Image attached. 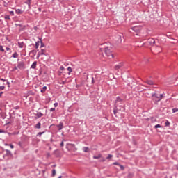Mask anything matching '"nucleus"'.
Instances as JSON below:
<instances>
[{
	"mask_svg": "<svg viewBox=\"0 0 178 178\" xmlns=\"http://www.w3.org/2000/svg\"><path fill=\"white\" fill-rule=\"evenodd\" d=\"M0 90H5V86H0Z\"/></svg>",
	"mask_w": 178,
	"mask_h": 178,
	"instance_id": "4c0bfd02",
	"label": "nucleus"
},
{
	"mask_svg": "<svg viewBox=\"0 0 178 178\" xmlns=\"http://www.w3.org/2000/svg\"><path fill=\"white\" fill-rule=\"evenodd\" d=\"M112 154H108V156L106 157V159H111L112 158Z\"/></svg>",
	"mask_w": 178,
	"mask_h": 178,
	"instance_id": "f704fd0d",
	"label": "nucleus"
},
{
	"mask_svg": "<svg viewBox=\"0 0 178 178\" xmlns=\"http://www.w3.org/2000/svg\"><path fill=\"white\" fill-rule=\"evenodd\" d=\"M2 94H3V92H0V97H2Z\"/></svg>",
	"mask_w": 178,
	"mask_h": 178,
	"instance_id": "603ef678",
	"label": "nucleus"
},
{
	"mask_svg": "<svg viewBox=\"0 0 178 178\" xmlns=\"http://www.w3.org/2000/svg\"><path fill=\"white\" fill-rule=\"evenodd\" d=\"M10 148H12V149L15 148V146H13V145H10Z\"/></svg>",
	"mask_w": 178,
	"mask_h": 178,
	"instance_id": "a18cd8bd",
	"label": "nucleus"
},
{
	"mask_svg": "<svg viewBox=\"0 0 178 178\" xmlns=\"http://www.w3.org/2000/svg\"><path fill=\"white\" fill-rule=\"evenodd\" d=\"M37 67V61H34L31 66V69H35Z\"/></svg>",
	"mask_w": 178,
	"mask_h": 178,
	"instance_id": "9b49d317",
	"label": "nucleus"
},
{
	"mask_svg": "<svg viewBox=\"0 0 178 178\" xmlns=\"http://www.w3.org/2000/svg\"><path fill=\"white\" fill-rule=\"evenodd\" d=\"M16 13H17L18 15H22V13H23V11H22V10L20 9H17L15 10Z\"/></svg>",
	"mask_w": 178,
	"mask_h": 178,
	"instance_id": "6ab92c4d",
	"label": "nucleus"
},
{
	"mask_svg": "<svg viewBox=\"0 0 178 178\" xmlns=\"http://www.w3.org/2000/svg\"><path fill=\"white\" fill-rule=\"evenodd\" d=\"M153 101H155V102H159V101H161L163 98V94H158V93H154L152 95Z\"/></svg>",
	"mask_w": 178,
	"mask_h": 178,
	"instance_id": "f03ea898",
	"label": "nucleus"
},
{
	"mask_svg": "<svg viewBox=\"0 0 178 178\" xmlns=\"http://www.w3.org/2000/svg\"><path fill=\"white\" fill-rule=\"evenodd\" d=\"M17 68L18 69H26V67L24 65V61H19L17 63Z\"/></svg>",
	"mask_w": 178,
	"mask_h": 178,
	"instance_id": "39448f33",
	"label": "nucleus"
},
{
	"mask_svg": "<svg viewBox=\"0 0 178 178\" xmlns=\"http://www.w3.org/2000/svg\"><path fill=\"white\" fill-rule=\"evenodd\" d=\"M99 162H105V159H102L99 160Z\"/></svg>",
	"mask_w": 178,
	"mask_h": 178,
	"instance_id": "37998d69",
	"label": "nucleus"
},
{
	"mask_svg": "<svg viewBox=\"0 0 178 178\" xmlns=\"http://www.w3.org/2000/svg\"><path fill=\"white\" fill-rule=\"evenodd\" d=\"M122 67H123V63H120L119 64H118L115 66V70H119V69H122Z\"/></svg>",
	"mask_w": 178,
	"mask_h": 178,
	"instance_id": "0eeeda50",
	"label": "nucleus"
},
{
	"mask_svg": "<svg viewBox=\"0 0 178 178\" xmlns=\"http://www.w3.org/2000/svg\"><path fill=\"white\" fill-rule=\"evenodd\" d=\"M4 19H5L6 20H10V17H9V15H6V16L4 17Z\"/></svg>",
	"mask_w": 178,
	"mask_h": 178,
	"instance_id": "c85d7f7f",
	"label": "nucleus"
},
{
	"mask_svg": "<svg viewBox=\"0 0 178 178\" xmlns=\"http://www.w3.org/2000/svg\"><path fill=\"white\" fill-rule=\"evenodd\" d=\"M38 57L40 56V53H39V54H38Z\"/></svg>",
	"mask_w": 178,
	"mask_h": 178,
	"instance_id": "13d9d810",
	"label": "nucleus"
},
{
	"mask_svg": "<svg viewBox=\"0 0 178 178\" xmlns=\"http://www.w3.org/2000/svg\"><path fill=\"white\" fill-rule=\"evenodd\" d=\"M83 151L84 152H90V149H89L88 147H84L83 148Z\"/></svg>",
	"mask_w": 178,
	"mask_h": 178,
	"instance_id": "dca6fc26",
	"label": "nucleus"
},
{
	"mask_svg": "<svg viewBox=\"0 0 178 178\" xmlns=\"http://www.w3.org/2000/svg\"><path fill=\"white\" fill-rule=\"evenodd\" d=\"M122 101H123V99H122L120 97H118L115 102L118 104V102H122Z\"/></svg>",
	"mask_w": 178,
	"mask_h": 178,
	"instance_id": "412c9836",
	"label": "nucleus"
},
{
	"mask_svg": "<svg viewBox=\"0 0 178 178\" xmlns=\"http://www.w3.org/2000/svg\"><path fill=\"white\" fill-rule=\"evenodd\" d=\"M35 116H37V118H42V116H44V114L41 112H37L35 114Z\"/></svg>",
	"mask_w": 178,
	"mask_h": 178,
	"instance_id": "6e6552de",
	"label": "nucleus"
},
{
	"mask_svg": "<svg viewBox=\"0 0 178 178\" xmlns=\"http://www.w3.org/2000/svg\"><path fill=\"white\" fill-rule=\"evenodd\" d=\"M6 51H10V48H9V47H6Z\"/></svg>",
	"mask_w": 178,
	"mask_h": 178,
	"instance_id": "49530a36",
	"label": "nucleus"
},
{
	"mask_svg": "<svg viewBox=\"0 0 178 178\" xmlns=\"http://www.w3.org/2000/svg\"><path fill=\"white\" fill-rule=\"evenodd\" d=\"M0 80H1V81H6V79H0Z\"/></svg>",
	"mask_w": 178,
	"mask_h": 178,
	"instance_id": "de8ad7c7",
	"label": "nucleus"
},
{
	"mask_svg": "<svg viewBox=\"0 0 178 178\" xmlns=\"http://www.w3.org/2000/svg\"><path fill=\"white\" fill-rule=\"evenodd\" d=\"M60 70H65V67L61 66V67H60Z\"/></svg>",
	"mask_w": 178,
	"mask_h": 178,
	"instance_id": "ea45409f",
	"label": "nucleus"
},
{
	"mask_svg": "<svg viewBox=\"0 0 178 178\" xmlns=\"http://www.w3.org/2000/svg\"><path fill=\"white\" fill-rule=\"evenodd\" d=\"M172 112L173 113H176V112H178V108H173Z\"/></svg>",
	"mask_w": 178,
	"mask_h": 178,
	"instance_id": "2f4dec72",
	"label": "nucleus"
},
{
	"mask_svg": "<svg viewBox=\"0 0 178 178\" xmlns=\"http://www.w3.org/2000/svg\"><path fill=\"white\" fill-rule=\"evenodd\" d=\"M129 177H131V174H129Z\"/></svg>",
	"mask_w": 178,
	"mask_h": 178,
	"instance_id": "6e6d98bb",
	"label": "nucleus"
},
{
	"mask_svg": "<svg viewBox=\"0 0 178 178\" xmlns=\"http://www.w3.org/2000/svg\"><path fill=\"white\" fill-rule=\"evenodd\" d=\"M6 161H9V159H6Z\"/></svg>",
	"mask_w": 178,
	"mask_h": 178,
	"instance_id": "bf43d9fd",
	"label": "nucleus"
},
{
	"mask_svg": "<svg viewBox=\"0 0 178 178\" xmlns=\"http://www.w3.org/2000/svg\"><path fill=\"white\" fill-rule=\"evenodd\" d=\"M65 145V143H63V140L60 143V147H63Z\"/></svg>",
	"mask_w": 178,
	"mask_h": 178,
	"instance_id": "e433bc0d",
	"label": "nucleus"
},
{
	"mask_svg": "<svg viewBox=\"0 0 178 178\" xmlns=\"http://www.w3.org/2000/svg\"><path fill=\"white\" fill-rule=\"evenodd\" d=\"M0 133H5V131L0 129Z\"/></svg>",
	"mask_w": 178,
	"mask_h": 178,
	"instance_id": "8fccbe9b",
	"label": "nucleus"
},
{
	"mask_svg": "<svg viewBox=\"0 0 178 178\" xmlns=\"http://www.w3.org/2000/svg\"><path fill=\"white\" fill-rule=\"evenodd\" d=\"M27 1L25 2L28 6H30L31 5V0H26Z\"/></svg>",
	"mask_w": 178,
	"mask_h": 178,
	"instance_id": "b1692460",
	"label": "nucleus"
},
{
	"mask_svg": "<svg viewBox=\"0 0 178 178\" xmlns=\"http://www.w3.org/2000/svg\"><path fill=\"white\" fill-rule=\"evenodd\" d=\"M18 47L19 48H23V47H24V43L23 42H18Z\"/></svg>",
	"mask_w": 178,
	"mask_h": 178,
	"instance_id": "4468645a",
	"label": "nucleus"
},
{
	"mask_svg": "<svg viewBox=\"0 0 178 178\" xmlns=\"http://www.w3.org/2000/svg\"><path fill=\"white\" fill-rule=\"evenodd\" d=\"M56 175V170L55 169H53L52 170V174H51V176L54 177H55Z\"/></svg>",
	"mask_w": 178,
	"mask_h": 178,
	"instance_id": "4be33fe9",
	"label": "nucleus"
},
{
	"mask_svg": "<svg viewBox=\"0 0 178 178\" xmlns=\"http://www.w3.org/2000/svg\"><path fill=\"white\" fill-rule=\"evenodd\" d=\"M35 129H41V122H38L35 126Z\"/></svg>",
	"mask_w": 178,
	"mask_h": 178,
	"instance_id": "a211bd4d",
	"label": "nucleus"
},
{
	"mask_svg": "<svg viewBox=\"0 0 178 178\" xmlns=\"http://www.w3.org/2000/svg\"><path fill=\"white\" fill-rule=\"evenodd\" d=\"M7 84H8V85H9V84H10V83H9V82H7Z\"/></svg>",
	"mask_w": 178,
	"mask_h": 178,
	"instance_id": "052dcab7",
	"label": "nucleus"
},
{
	"mask_svg": "<svg viewBox=\"0 0 178 178\" xmlns=\"http://www.w3.org/2000/svg\"><path fill=\"white\" fill-rule=\"evenodd\" d=\"M122 111V109H119V108H118L117 106H115V108H114V110H113V113H114V115H116V113H117L118 111Z\"/></svg>",
	"mask_w": 178,
	"mask_h": 178,
	"instance_id": "ddd939ff",
	"label": "nucleus"
},
{
	"mask_svg": "<svg viewBox=\"0 0 178 178\" xmlns=\"http://www.w3.org/2000/svg\"><path fill=\"white\" fill-rule=\"evenodd\" d=\"M165 125L166 126V127H168V126H170V122H169V121H166L165 122Z\"/></svg>",
	"mask_w": 178,
	"mask_h": 178,
	"instance_id": "7c9ffc66",
	"label": "nucleus"
},
{
	"mask_svg": "<svg viewBox=\"0 0 178 178\" xmlns=\"http://www.w3.org/2000/svg\"><path fill=\"white\" fill-rule=\"evenodd\" d=\"M44 133H45L44 131H43V132H39L38 134V136H39V137H41V136H42V134H44Z\"/></svg>",
	"mask_w": 178,
	"mask_h": 178,
	"instance_id": "473e14b6",
	"label": "nucleus"
},
{
	"mask_svg": "<svg viewBox=\"0 0 178 178\" xmlns=\"http://www.w3.org/2000/svg\"><path fill=\"white\" fill-rule=\"evenodd\" d=\"M124 108L122 107V111H124Z\"/></svg>",
	"mask_w": 178,
	"mask_h": 178,
	"instance_id": "680f3d73",
	"label": "nucleus"
},
{
	"mask_svg": "<svg viewBox=\"0 0 178 178\" xmlns=\"http://www.w3.org/2000/svg\"><path fill=\"white\" fill-rule=\"evenodd\" d=\"M15 70H17V67H15L14 69L13 70V72H15Z\"/></svg>",
	"mask_w": 178,
	"mask_h": 178,
	"instance_id": "79ce46f5",
	"label": "nucleus"
},
{
	"mask_svg": "<svg viewBox=\"0 0 178 178\" xmlns=\"http://www.w3.org/2000/svg\"><path fill=\"white\" fill-rule=\"evenodd\" d=\"M10 14L12 16H14L15 13H14L13 11H10Z\"/></svg>",
	"mask_w": 178,
	"mask_h": 178,
	"instance_id": "58836bf2",
	"label": "nucleus"
},
{
	"mask_svg": "<svg viewBox=\"0 0 178 178\" xmlns=\"http://www.w3.org/2000/svg\"><path fill=\"white\" fill-rule=\"evenodd\" d=\"M55 166H56V165H53V168H55Z\"/></svg>",
	"mask_w": 178,
	"mask_h": 178,
	"instance_id": "4d7b16f0",
	"label": "nucleus"
},
{
	"mask_svg": "<svg viewBox=\"0 0 178 178\" xmlns=\"http://www.w3.org/2000/svg\"><path fill=\"white\" fill-rule=\"evenodd\" d=\"M38 10H39V12H41V8H38Z\"/></svg>",
	"mask_w": 178,
	"mask_h": 178,
	"instance_id": "864d4df0",
	"label": "nucleus"
},
{
	"mask_svg": "<svg viewBox=\"0 0 178 178\" xmlns=\"http://www.w3.org/2000/svg\"><path fill=\"white\" fill-rule=\"evenodd\" d=\"M86 81L88 83H90V81H91V83L94 84V76H92V74H88L86 76Z\"/></svg>",
	"mask_w": 178,
	"mask_h": 178,
	"instance_id": "20e7f679",
	"label": "nucleus"
},
{
	"mask_svg": "<svg viewBox=\"0 0 178 178\" xmlns=\"http://www.w3.org/2000/svg\"><path fill=\"white\" fill-rule=\"evenodd\" d=\"M40 47V41L36 42L35 43V48L36 49Z\"/></svg>",
	"mask_w": 178,
	"mask_h": 178,
	"instance_id": "a878e982",
	"label": "nucleus"
},
{
	"mask_svg": "<svg viewBox=\"0 0 178 178\" xmlns=\"http://www.w3.org/2000/svg\"><path fill=\"white\" fill-rule=\"evenodd\" d=\"M145 83L148 84V86H154V81H152V80H147Z\"/></svg>",
	"mask_w": 178,
	"mask_h": 178,
	"instance_id": "9d476101",
	"label": "nucleus"
},
{
	"mask_svg": "<svg viewBox=\"0 0 178 178\" xmlns=\"http://www.w3.org/2000/svg\"><path fill=\"white\" fill-rule=\"evenodd\" d=\"M6 145H8V144H6Z\"/></svg>",
	"mask_w": 178,
	"mask_h": 178,
	"instance_id": "0e129e2a",
	"label": "nucleus"
},
{
	"mask_svg": "<svg viewBox=\"0 0 178 178\" xmlns=\"http://www.w3.org/2000/svg\"><path fill=\"white\" fill-rule=\"evenodd\" d=\"M67 70L69 72V74L73 72V69H72V67H68Z\"/></svg>",
	"mask_w": 178,
	"mask_h": 178,
	"instance_id": "5701e85b",
	"label": "nucleus"
},
{
	"mask_svg": "<svg viewBox=\"0 0 178 178\" xmlns=\"http://www.w3.org/2000/svg\"><path fill=\"white\" fill-rule=\"evenodd\" d=\"M113 165H118V166H120V164H119V163H118V162L113 163Z\"/></svg>",
	"mask_w": 178,
	"mask_h": 178,
	"instance_id": "c9c22d12",
	"label": "nucleus"
},
{
	"mask_svg": "<svg viewBox=\"0 0 178 178\" xmlns=\"http://www.w3.org/2000/svg\"><path fill=\"white\" fill-rule=\"evenodd\" d=\"M6 154L3 156V158H6V156H13L12 152L8 149H6Z\"/></svg>",
	"mask_w": 178,
	"mask_h": 178,
	"instance_id": "423d86ee",
	"label": "nucleus"
},
{
	"mask_svg": "<svg viewBox=\"0 0 178 178\" xmlns=\"http://www.w3.org/2000/svg\"><path fill=\"white\" fill-rule=\"evenodd\" d=\"M102 155L98 154L97 156H93V159H99V158H102Z\"/></svg>",
	"mask_w": 178,
	"mask_h": 178,
	"instance_id": "f3484780",
	"label": "nucleus"
},
{
	"mask_svg": "<svg viewBox=\"0 0 178 178\" xmlns=\"http://www.w3.org/2000/svg\"><path fill=\"white\" fill-rule=\"evenodd\" d=\"M106 43H104L103 44H101V47L104 46V54L107 58H109V59H112L113 58V50L112 49V47H106Z\"/></svg>",
	"mask_w": 178,
	"mask_h": 178,
	"instance_id": "f257e3e1",
	"label": "nucleus"
},
{
	"mask_svg": "<svg viewBox=\"0 0 178 178\" xmlns=\"http://www.w3.org/2000/svg\"><path fill=\"white\" fill-rule=\"evenodd\" d=\"M17 56H19V54H17V52H15V53L13 54V58H17Z\"/></svg>",
	"mask_w": 178,
	"mask_h": 178,
	"instance_id": "cd10ccee",
	"label": "nucleus"
},
{
	"mask_svg": "<svg viewBox=\"0 0 178 178\" xmlns=\"http://www.w3.org/2000/svg\"><path fill=\"white\" fill-rule=\"evenodd\" d=\"M148 42H149V44H151V45H154L155 40H154L152 38V39H149Z\"/></svg>",
	"mask_w": 178,
	"mask_h": 178,
	"instance_id": "f8f14e48",
	"label": "nucleus"
},
{
	"mask_svg": "<svg viewBox=\"0 0 178 178\" xmlns=\"http://www.w3.org/2000/svg\"><path fill=\"white\" fill-rule=\"evenodd\" d=\"M131 30L136 33V35H138V33L141 31V26H134L131 28Z\"/></svg>",
	"mask_w": 178,
	"mask_h": 178,
	"instance_id": "7ed1b4c3",
	"label": "nucleus"
},
{
	"mask_svg": "<svg viewBox=\"0 0 178 178\" xmlns=\"http://www.w3.org/2000/svg\"><path fill=\"white\" fill-rule=\"evenodd\" d=\"M120 169H122V170L124 169V167L122 165H120Z\"/></svg>",
	"mask_w": 178,
	"mask_h": 178,
	"instance_id": "c03bdc74",
	"label": "nucleus"
},
{
	"mask_svg": "<svg viewBox=\"0 0 178 178\" xmlns=\"http://www.w3.org/2000/svg\"><path fill=\"white\" fill-rule=\"evenodd\" d=\"M100 50H101V51L102 52V51H104V48L100 47Z\"/></svg>",
	"mask_w": 178,
	"mask_h": 178,
	"instance_id": "5fc2aeb1",
	"label": "nucleus"
},
{
	"mask_svg": "<svg viewBox=\"0 0 178 178\" xmlns=\"http://www.w3.org/2000/svg\"><path fill=\"white\" fill-rule=\"evenodd\" d=\"M47 91V86H44L41 90V92L44 93Z\"/></svg>",
	"mask_w": 178,
	"mask_h": 178,
	"instance_id": "393cba45",
	"label": "nucleus"
},
{
	"mask_svg": "<svg viewBox=\"0 0 178 178\" xmlns=\"http://www.w3.org/2000/svg\"><path fill=\"white\" fill-rule=\"evenodd\" d=\"M0 51L1 52H5V49H3V46H2V45L0 46Z\"/></svg>",
	"mask_w": 178,
	"mask_h": 178,
	"instance_id": "c756f323",
	"label": "nucleus"
},
{
	"mask_svg": "<svg viewBox=\"0 0 178 178\" xmlns=\"http://www.w3.org/2000/svg\"><path fill=\"white\" fill-rule=\"evenodd\" d=\"M19 145H21V143H19Z\"/></svg>",
	"mask_w": 178,
	"mask_h": 178,
	"instance_id": "e2e57ef3",
	"label": "nucleus"
},
{
	"mask_svg": "<svg viewBox=\"0 0 178 178\" xmlns=\"http://www.w3.org/2000/svg\"><path fill=\"white\" fill-rule=\"evenodd\" d=\"M54 106L56 108V106H58V103H54Z\"/></svg>",
	"mask_w": 178,
	"mask_h": 178,
	"instance_id": "09e8293b",
	"label": "nucleus"
},
{
	"mask_svg": "<svg viewBox=\"0 0 178 178\" xmlns=\"http://www.w3.org/2000/svg\"><path fill=\"white\" fill-rule=\"evenodd\" d=\"M154 127H155V129H159L161 127V124H156V125H155Z\"/></svg>",
	"mask_w": 178,
	"mask_h": 178,
	"instance_id": "72a5a7b5",
	"label": "nucleus"
},
{
	"mask_svg": "<svg viewBox=\"0 0 178 178\" xmlns=\"http://www.w3.org/2000/svg\"><path fill=\"white\" fill-rule=\"evenodd\" d=\"M40 55H45V49H41Z\"/></svg>",
	"mask_w": 178,
	"mask_h": 178,
	"instance_id": "bb28decb",
	"label": "nucleus"
},
{
	"mask_svg": "<svg viewBox=\"0 0 178 178\" xmlns=\"http://www.w3.org/2000/svg\"><path fill=\"white\" fill-rule=\"evenodd\" d=\"M69 147H72L73 148H74V147H76V146L74 145V144L67 143V148H68Z\"/></svg>",
	"mask_w": 178,
	"mask_h": 178,
	"instance_id": "aec40b11",
	"label": "nucleus"
},
{
	"mask_svg": "<svg viewBox=\"0 0 178 178\" xmlns=\"http://www.w3.org/2000/svg\"><path fill=\"white\" fill-rule=\"evenodd\" d=\"M54 111H55V108H50V112H54Z\"/></svg>",
	"mask_w": 178,
	"mask_h": 178,
	"instance_id": "a19ab883",
	"label": "nucleus"
},
{
	"mask_svg": "<svg viewBox=\"0 0 178 178\" xmlns=\"http://www.w3.org/2000/svg\"><path fill=\"white\" fill-rule=\"evenodd\" d=\"M57 127L58 130H62L63 129V122H60Z\"/></svg>",
	"mask_w": 178,
	"mask_h": 178,
	"instance_id": "1a4fd4ad",
	"label": "nucleus"
},
{
	"mask_svg": "<svg viewBox=\"0 0 178 178\" xmlns=\"http://www.w3.org/2000/svg\"><path fill=\"white\" fill-rule=\"evenodd\" d=\"M31 55H33V56H35L37 55V51L35 50H32L30 51Z\"/></svg>",
	"mask_w": 178,
	"mask_h": 178,
	"instance_id": "2eb2a0df",
	"label": "nucleus"
},
{
	"mask_svg": "<svg viewBox=\"0 0 178 178\" xmlns=\"http://www.w3.org/2000/svg\"><path fill=\"white\" fill-rule=\"evenodd\" d=\"M42 47H44V43H42V42H41V48H42Z\"/></svg>",
	"mask_w": 178,
	"mask_h": 178,
	"instance_id": "3c124183",
	"label": "nucleus"
}]
</instances>
